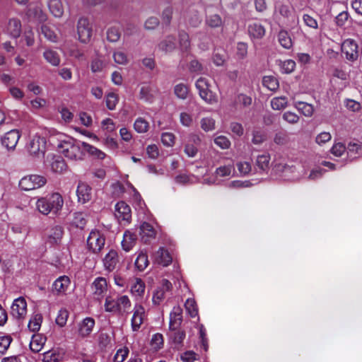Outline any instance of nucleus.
<instances>
[{
	"label": "nucleus",
	"instance_id": "obj_63",
	"mask_svg": "<svg viewBox=\"0 0 362 362\" xmlns=\"http://www.w3.org/2000/svg\"><path fill=\"white\" fill-rule=\"evenodd\" d=\"M120 37V32L117 28H110L107 32V38L110 42H115Z\"/></svg>",
	"mask_w": 362,
	"mask_h": 362
},
{
	"label": "nucleus",
	"instance_id": "obj_22",
	"mask_svg": "<svg viewBox=\"0 0 362 362\" xmlns=\"http://www.w3.org/2000/svg\"><path fill=\"white\" fill-rule=\"evenodd\" d=\"M146 289L145 283L139 278L134 279L130 286V292L132 295L136 298H142Z\"/></svg>",
	"mask_w": 362,
	"mask_h": 362
},
{
	"label": "nucleus",
	"instance_id": "obj_25",
	"mask_svg": "<svg viewBox=\"0 0 362 362\" xmlns=\"http://www.w3.org/2000/svg\"><path fill=\"white\" fill-rule=\"evenodd\" d=\"M27 15L29 18L33 19L40 23L44 22L47 19L46 14L39 6L30 8L27 12Z\"/></svg>",
	"mask_w": 362,
	"mask_h": 362
},
{
	"label": "nucleus",
	"instance_id": "obj_19",
	"mask_svg": "<svg viewBox=\"0 0 362 362\" xmlns=\"http://www.w3.org/2000/svg\"><path fill=\"white\" fill-rule=\"evenodd\" d=\"M5 32L11 37L16 38L20 36L21 33V23L18 18L9 19Z\"/></svg>",
	"mask_w": 362,
	"mask_h": 362
},
{
	"label": "nucleus",
	"instance_id": "obj_18",
	"mask_svg": "<svg viewBox=\"0 0 362 362\" xmlns=\"http://www.w3.org/2000/svg\"><path fill=\"white\" fill-rule=\"evenodd\" d=\"M76 194L78 200L82 204L89 202L92 197L90 187L85 182H80L77 187Z\"/></svg>",
	"mask_w": 362,
	"mask_h": 362
},
{
	"label": "nucleus",
	"instance_id": "obj_14",
	"mask_svg": "<svg viewBox=\"0 0 362 362\" xmlns=\"http://www.w3.org/2000/svg\"><path fill=\"white\" fill-rule=\"evenodd\" d=\"M172 288V284L167 279H163L160 286L158 287L153 293L152 302L154 305H160L164 300L165 293Z\"/></svg>",
	"mask_w": 362,
	"mask_h": 362
},
{
	"label": "nucleus",
	"instance_id": "obj_2",
	"mask_svg": "<svg viewBox=\"0 0 362 362\" xmlns=\"http://www.w3.org/2000/svg\"><path fill=\"white\" fill-rule=\"evenodd\" d=\"M63 205V197L57 192L40 197L35 202L36 209L43 215H48L50 213L57 214L62 209Z\"/></svg>",
	"mask_w": 362,
	"mask_h": 362
},
{
	"label": "nucleus",
	"instance_id": "obj_12",
	"mask_svg": "<svg viewBox=\"0 0 362 362\" xmlns=\"http://www.w3.org/2000/svg\"><path fill=\"white\" fill-rule=\"evenodd\" d=\"M115 216L119 222L129 223L132 218L130 206L124 202H119L115 206Z\"/></svg>",
	"mask_w": 362,
	"mask_h": 362
},
{
	"label": "nucleus",
	"instance_id": "obj_30",
	"mask_svg": "<svg viewBox=\"0 0 362 362\" xmlns=\"http://www.w3.org/2000/svg\"><path fill=\"white\" fill-rule=\"evenodd\" d=\"M112 59L118 65L126 66L129 62L127 54L121 49H117L112 52Z\"/></svg>",
	"mask_w": 362,
	"mask_h": 362
},
{
	"label": "nucleus",
	"instance_id": "obj_44",
	"mask_svg": "<svg viewBox=\"0 0 362 362\" xmlns=\"http://www.w3.org/2000/svg\"><path fill=\"white\" fill-rule=\"evenodd\" d=\"M71 224L76 228L83 229L86 224V214L81 212L75 213L71 221Z\"/></svg>",
	"mask_w": 362,
	"mask_h": 362
},
{
	"label": "nucleus",
	"instance_id": "obj_49",
	"mask_svg": "<svg viewBox=\"0 0 362 362\" xmlns=\"http://www.w3.org/2000/svg\"><path fill=\"white\" fill-rule=\"evenodd\" d=\"M105 102L109 110H115L119 102L118 95L113 92L108 93L106 95Z\"/></svg>",
	"mask_w": 362,
	"mask_h": 362
},
{
	"label": "nucleus",
	"instance_id": "obj_28",
	"mask_svg": "<svg viewBox=\"0 0 362 362\" xmlns=\"http://www.w3.org/2000/svg\"><path fill=\"white\" fill-rule=\"evenodd\" d=\"M46 338L41 334H33L30 342V348L33 352H39L43 348Z\"/></svg>",
	"mask_w": 362,
	"mask_h": 362
},
{
	"label": "nucleus",
	"instance_id": "obj_39",
	"mask_svg": "<svg viewBox=\"0 0 362 362\" xmlns=\"http://www.w3.org/2000/svg\"><path fill=\"white\" fill-rule=\"evenodd\" d=\"M105 310L108 313H119V304L117 298L115 299L108 296L105 298L104 304Z\"/></svg>",
	"mask_w": 362,
	"mask_h": 362
},
{
	"label": "nucleus",
	"instance_id": "obj_58",
	"mask_svg": "<svg viewBox=\"0 0 362 362\" xmlns=\"http://www.w3.org/2000/svg\"><path fill=\"white\" fill-rule=\"evenodd\" d=\"M236 166L240 175L242 176L247 175L252 170L251 164L247 161H239L237 163Z\"/></svg>",
	"mask_w": 362,
	"mask_h": 362
},
{
	"label": "nucleus",
	"instance_id": "obj_9",
	"mask_svg": "<svg viewBox=\"0 0 362 362\" xmlns=\"http://www.w3.org/2000/svg\"><path fill=\"white\" fill-rule=\"evenodd\" d=\"M92 295L94 299L101 301L107 291V283L105 278L98 277L91 284Z\"/></svg>",
	"mask_w": 362,
	"mask_h": 362
},
{
	"label": "nucleus",
	"instance_id": "obj_33",
	"mask_svg": "<svg viewBox=\"0 0 362 362\" xmlns=\"http://www.w3.org/2000/svg\"><path fill=\"white\" fill-rule=\"evenodd\" d=\"M139 97L144 101L151 103L153 99L151 86L149 84L143 83L140 88Z\"/></svg>",
	"mask_w": 362,
	"mask_h": 362
},
{
	"label": "nucleus",
	"instance_id": "obj_48",
	"mask_svg": "<svg viewBox=\"0 0 362 362\" xmlns=\"http://www.w3.org/2000/svg\"><path fill=\"white\" fill-rule=\"evenodd\" d=\"M148 265V256L146 253L141 252L135 261V266L139 271L144 270Z\"/></svg>",
	"mask_w": 362,
	"mask_h": 362
},
{
	"label": "nucleus",
	"instance_id": "obj_54",
	"mask_svg": "<svg viewBox=\"0 0 362 362\" xmlns=\"http://www.w3.org/2000/svg\"><path fill=\"white\" fill-rule=\"evenodd\" d=\"M206 23L211 28H218L222 25L223 21L220 16L213 14L206 17Z\"/></svg>",
	"mask_w": 362,
	"mask_h": 362
},
{
	"label": "nucleus",
	"instance_id": "obj_21",
	"mask_svg": "<svg viewBox=\"0 0 362 362\" xmlns=\"http://www.w3.org/2000/svg\"><path fill=\"white\" fill-rule=\"evenodd\" d=\"M182 321V309L180 306H175L170 314V329H176Z\"/></svg>",
	"mask_w": 362,
	"mask_h": 362
},
{
	"label": "nucleus",
	"instance_id": "obj_26",
	"mask_svg": "<svg viewBox=\"0 0 362 362\" xmlns=\"http://www.w3.org/2000/svg\"><path fill=\"white\" fill-rule=\"evenodd\" d=\"M136 235L129 230H127L123 235L122 246L124 250L129 252L136 244Z\"/></svg>",
	"mask_w": 362,
	"mask_h": 362
},
{
	"label": "nucleus",
	"instance_id": "obj_40",
	"mask_svg": "<svg viewBox=\"0 0 362 362\" xmlns=\"http://www.w3.org/2000/svg\"><path fill=\"white\" fill-rule=\"evenodd\" d=\"M278 40L280 45L285 49H290L293 46L292 40L288 33L285 30H281L279 33Z\"/></svg>",
	"mask_w": 362,
	"mask_h": 362
},
{
	"label": "nucleus",
	"instance_id": "obj_56",
	"mask_svg": "<svg viewBox=\"0 0 362 362\" xmlns=\"http://www.w3.org/2000/svg\"><path fill=\"white\" fill-rule=\"evenodd\" d=\"M69 317V312L66 309L59 310L58 315L56 317V323L61 327H63L66 325L67 320Z\"/></svg>",
	"mask_w": 362,
	"mask_h": 362
},
{
	"label": "nucleus",
	"instance_id": "obj_24",
	"mask_svg": "<svg viewBox=\"0 0 362 362\" xmlns=\"http://www.w3.org/2000/svg\"><path fill=\"white\" fill-rule=\"evenodd\" d=\"M95 325V320L91 317L85 318L78 325V333L82 337L89 335Z\"/></svg>",
	"mask_w": 362,
	"mask_h": 362
},
{
	"label": "nucleus",
	"instance_id": "obj_37",
	"mask_svg": "<svg viewBox=\"0 0 362 362\" xmlns=\"http://www.w3.org/2000/svg\"><path fill=\"white\" fill-rule=\"evenodd\" d=\"M43 57L52 66H57L60 64V57L56 51L47 49L44 52Z\"/></svg>",
	"mask_w": 362,
	"mask_h": 362
},
{
	"label": "nucleus",
	"instance_id": "obj_23",
	"mask_svg": "<svg viewBox=\"0 0 362 362\" xmlns=\"http://www.w3.org/2000/svg\"><path fill=\"white\" fill-rule=\"evenodd\" d=\"M140 236L143 242L148 243L155 238L156 231L150 223L144 222L140 226Z\"/></svg>",
	"mask_w": 362,
	"mask_h": 362
},
{
	"label": "nucleus",
	"instance_id": "obj_3",
	"mask_svg": "<svg viewBox=\"0 0 362 362\" xmlns=\"http://www.w3.org/2000/svg\"><path fill=\"white\" fill-rule=\"evenodd\" d=\"M342 56L349 62H354L358 58V45L356 41L351 38H347L341 44Z\"/></svg>",
	"mask_w": 362,
	"mask_h": 362
},
{
	"label": "nucleus",
	"instance_id": "obj_6",
	"mask_svg": "<svg viewBox=\"0 0 362 362\" xmlns=\"http://www.w3.org/2000/svg\"><path fill=\"white\" fill-rule=\"evenodd\" d=\"M27 148L32 156L42 158L44 156L46 150V139L42 136L35 134L30 139Z\"/></svg>",
	"mask_w": 362,
	"mask_h": 362
},
{
	"label": "nucleus",
	"instance_id": "obj_34",
	"mask_svg": "<svg viewBox=\"0 0 362 362\" xmlns=\"http://www.w3.org/2000/svg\"><path fill=\"white\" fill-rule=\"evenodd\" d=\"M158 47L165 53L171 52L175 48V38L173 36H168L158 44Z\"/></svg>",
	"mask_w": 362,
	"mask_h": 362
},
{
	"label": "nucleus",
	"instance_id": "obj_38",
	"mask_svg": "<svg viewBox=\"0 0 362 362\" xmlns=\"http://www.w3.org/2000/svg\"><path fill=\"white\" fill-rule=\"evenodd\" d=\"M42 322V315L40 313H36L30 317L28 327L30 331L35 332L40 330Z\"/></svg>",
	"mask_w": 362,
	"mask_h": 362
},
{
	"label": "nucleus",
	"instance_id": "obj_47",
	"mask_svg": "<svg viewBox=\"0 0 362 362\" xmlns=\"http://www.w3.org/2000/svg\"><path fill=\"white\" fill-rule=\"evenodd\" d=\"M119 304V313H125L131 308L132 303L129 298L126 296H120L117 297Z\"/></svg>",
	"mask_w": 362,
	"mask_h": 362
},
{
	"label": "nucleus",
	"instance_id": "obj_45",
	"mask_svg": "<svg viewBox=\"0 0 362 362\" xmlns=\"http://www.w3.org/2000/svg\"><path fill=\"white\" fill-rule=\"evenodd\" d=\"M51 170L57 173H62L66 170V164L62 158L58 157L52 162Z\"/></svg>",
	"mask_w": 362,
	"mask_h": 362
},
{
	"label": "nucleus",
	"instance_id": "obj_62",
	"mask_svg": "<svg viewBox=\"0 0 362 362\" xmlns=\"http://www.w3.org/2000/svg\"><path fill=\"white\" fill-rule=\"evenodd\" d=\"M12 338L10 336L0 337V355L4 354L8 349Z\"/></svg>",
	"mask_w": 362,
	"mask_h": 362
},
{
	"label": "nucleus",
	"instance_id": "obj_35",
	"mask_svg": "<svg viewBox=\"0 0 362 362\" xmlns=\"http://www.w3.org/2000/svg\"><path fill=\"white\" fill-rule=\"evenodd\" d=\"M235 172V168L233 162H230L223 165H221L215 170V174L217 177H228L230 176Z\"/></svg>",
	"mask_w": 362,
	"mask_h": 362
},
{
	"label": "nucleus",
	"instance_id": "obj_31",
	"mask_svg": "<svg viewBox=\"0 0 362 362\" xmlns=\"http://www.w3.org/2000/svg\"><path fill=\"white\" fill-rule=\"evenodd\" d=\"M293 106L305 117H309L313 115L314 107L311 104L302 101H294Z\"/></svg>",
	"mask_w": 362,
	"mask_h": 362
},
{
	"label": "nucleus",
	"instance_id": "obj_57",
	"mask_svg": "<svg viewBox=\"0 0 362 362\" xmlns=\"http://www.w3.org/2000/svg\"><path fill=\"white\" fill-rule=\"evenodd\" d=\"M161 141L164 146L171 147L175 144V136L171 132H164L161 135Z\"/></svg>",
	"mask_w": 362,
	"mask_h": 362
},
{
	"label": "nucleus",
	"instance_id": "obj_42",
	"mask_svg": "<svg viewBox=\"0 0 362 362\" xmlns=\"http://www.w3.org/2000/svg\"><path fill=\"white\" fill-rule=\"evenodd\" d=\"M288 105L287 98L285 96L275 97L271 100V106L273 110H281Z\"/></svg>",
	"mask_w": 362,
	"mask_h": 362
},
{
	"label": "nucleus",
	"instance_id": "obj_27",
	"mask_svg": "<svg viewBox=\"0 0 362 362\" xmlns=\"http://www.w3.org/2000/svg\"><path fill=\"white\" fill-rule=\"evenodd\" d=\"M64 354L59 350L52 349L42 354L43 362H59L63 358Z\"/></svg>",
	"mask_w": 362,
	"mask_h": 362
},
{
	"label": "nucleus",
	"instance_id": "obj_43",
	"mask_svg": "<svg viewBox=\"0 0 362 362\" xmlns=\"http://www.w3.org/2000/svg\"><path fill=\"white\" fill-rule=\"evenodd\" d=\"M134 128L136 132L144 134L148 132L149 123L145 119L138 117L134 123Z\"/></svg>",
	"mask_w": 362,
	"mask_h": 362
},
{
	"label": "nucleus",
	"instance_id": "obj_16",
	"mask_svg": "<svg viewBox=\"0 0 362 362\" xmlns=\"http://www.w3.org/2000/svg\"><path fill=\"white\" fill-rule=\"evenodd\" d=\"M153 259L155 263L163 267L168 266L173 261V258L169 252L164 247H160L153 255Z\"/></svg>",
	"mask_w": 362,
	"mask_h": 362
},
{
	"label": "nucleus",
	"instance_id": "obj_4",
	"mask_svg": "<svg viewBox=\"0 0 362 362\" xmlns=\"http://www.w3.org/2000/svg\"><path fill=\"white\" fill-rule=\"evenodd\" d=\"M199 91V96L202 100L209 104H214L217 102V97L209 88V83L206 78L200 77L195 83Z\"/></svg>",
	"mask_w": 362,
	"mask_h": 362
},
{
	"label": "nucleus",
	"instance_id": "obj_53",
	"mask_svg": "<svg viewBox=\"0 0 362 362\" xmlns=\"http://www.w3.org/2000/svg\"><path fill=\"white\" fill-rule=\"evenodd\" d=\"M270 161V156L269 153L259 155L257 158L256 163L257 166L262 170H265L269 168Z\"/></svg>",
	"mask_w": 362,
	"mask_h": 362
},
{
	"label": "nucleus",
	"instance_id": "obj_55",
	"mask_svg": "<svg viewBox=\"0 0 362 362\" xmlns=\"http://www.w3.org/2000/svg\"><path fill=\"white\" fill-rule=\"evenodd\" d=\"M42 33L49 41L55 42L57 41V35L47 25H43L41 27Z\"/></svg>",
	"mask_w": 362,
	"mask_h": 362
},
{
	"label": "nucleus",
	"instance_id": "obj_15",
	"mask_svg": "<svg viewBox=\"0 0 362 362\" xmlns=\"http://www.w3.org/2000/svg\"><path fill=\"white\" fill-rule=\"evenodd\" d=\"M71 280L67 276H61L52 284V291L57 295H65L70 287Z\"/></svg>",
	"mask_w": 362,
	"mask_h": 362
},
{
	"label": "nucleus",
	"instance_id": "obj_11",
	"mask_svg": "<svg viewBox=\"0 0 362 362\" xmlns=\"http://www.w3.org/2000/svg\"><path fill=\"white\" fill-rule=\"evenodd\" d=\"M146 317L144 307L140 303H135L133 308V315L131 319V326L134 332L138 331L143 324Z\"/></svg>",
	"mask_w": 362,
	"mask_h": 362
},
{
	"label": "nucleus",
	"instance_id": "obj_60",
	"mask_svg": "<svg viewBox=\"0 0 362 362\" xmlns=\"http://www.w3.org/2000/svg\"><path fill=\"white\" fill-rule=\"evenodd\" d=\"M180 122L184 127H189L193 124L192 115L187 112H182L180 114Z\"/></svg>",
	"mask_w": 362,
	"mask_h": 362
},
{
	"label": "nucleus",
	"instance_id": "obj_29",
	"mask_svg": "<svg viewBox=\"0 0 362 362\" xmlns=\"http://www.w3.org/2000/svg\"><path fill=\"white\" fill-rule=\"evenodd\" d=\"M48 8L51 13L56 18H60L64 13V7L61 0H49Z\"/></svg>",
	"mask_w": 362,
	"mask_h": 362
},
{
	"label": "nucleus",
	"instance_id": "obj_64",
	"mask_svg": "<svg viewBox=\"0 0 362 362\" xmlns=\"http://www.w3.org/2000/svg\"><path fill=\"white\" fill-rule=\"evenodd\" d=\"M282 117L284 120L291 124H296L299 120L298 115L291 111L285 112L283 114Z\"/></svg>",
	"mask_w": 362,
	"mask_h": 362
},
{
	"label": "nucleus",
	"instance_id": "obj_17",
	"mask_svg": "<svg viewBox=\"0 0 362 362\" xmlns=\"http://www.w3.org/2000/svg\"><path fill=\"white\" fill-rule=\"evenodd\" d=\"M103 266L106 271L112 272L119 262L117 251L110 250L103 259Z\"/></svg>",
	"mask_w": 362,
	"mask_h": 362
},
{
	"label": "nucleus",
	"instance_id": "obj_7",
	"mask_svg": "<svg viewBox=\"0 0 362 362\" xmlns=\"http://www.w3.org/2000/svg\"><path fill=\"white\" fill-rule=\"evenodd\" d=\"M105 238L103 233L98 230H92L87 239L88 249L93 252H100L104 247Z\"/></svg>",
	"mask_w": 362,
	"mask_h": 362
},
{
	"label": "nucleus",
	"instance_id": "obj_46",
	"mask_svg": "<svg viewBox=\"0 0 362 362\" xmlns=\"http://www.w3.org/2000/svg\"><path fill=\"white\" fill-rule=\"evenodd\" d=\"M174 93L178 98L185 100L189 94V88L187 85L179 83L174 87Z\"/></svg>",
	"mask_w": 362,
	"mask_h": 362
},
{
	"label": "nucleus",
	"instance_id": "obj_8",
	"mask_svg": "<svg viewBox=\"0 0 362 362\" xmlns=\"http://www.w3.org/2000/svg\"><path fill=\"white\" fill-rule=\"evenodd\" d=\"M11 315L16 320H21L27 315V302L23 297L15 299L11 306Z\"/></svg>",
	"mask_w": 362,
	"mask_h": 362
},
{
	"label": "nucleus",
	"instance_id": "obj_5",
	"mask_svg": "<svg viewBox=\"0 0 362 362\" xmlns=\"http://www.w3.org/2000/svg\"><path fill=\"white\" fill-rule=\"evenodd\" d=\"M47 179L39 175H27L21 178L19 182L20 187L25 191L33 190L43 187Z\"/></svg>",
	"mask_w": 362,
	"mask_h": 362
},
{
	"label": "nucleus",
	"instance_id": "obj_50",
	"mask_svg": "<svg viewBox=\"0 0 362 362\" xmlns=\"http://www.w3.org/2000/svg\"><path fill=\"white\" fill-rule=\"evenodd\" d=\"M201 128L204 132H210L215 129L216 122L212 117H204L200 121Z\"/></svg>",
	"mask_w": 362,
	"mask_h": 362
},
{
	"label": "nucleus",
	"instance_id": "obj_10",
	"mask_svg": "<svg viewBox=\"0 0 362 362\" xmlns=\"http://www.w3.org/2000/svg\"><path fill=\"white\" fill-rule=\"evenodd\" d=\"M77 33L78 40L86 43L89 42L92 35V26L88 20L85 18H81L77 24Z\"/></svg>",
	"mask_w": 362,
	"mask_h": 362
},
{
	"label": "nucleus",
	"instance_id": "obj_51",
	"mask_svg": "<svg viewBox=\"0 0 362 362\" xmlns=\"http://www.w3.org/2000/svg\"><path fill=\"white\" fill-rule=\"evenodd\" d=\"M185 307L187 313L192 317H194L198 315L197 305L193 298H188L185 302Z\"/></svg>",
	"mask_w": 362,
	"mask_h": 362
},
{
	"label": "nucleus",
	"instance_id": "obj_61",
	"mask_svg": "<svg viewBox=\"0 0 362 362\" xmlns=\"http://www.w3.org/2000/svg\"><path fill=\"white\" fill-rule=\"evenodd\" d=\"M214 143L222 149H228L230 146V140L225 136H218L214 139Z\"/></svg>",
	"mask_w": 362,
	"mask_h": 362
},
{
	"label": "nucleus",
	"instance_id": "obj_20",
	"mask_svg": "<svg viewBox=\"0 0 362 362\" xmlns=\"http://www.w3.org/2000/svg\"><path fill=\"white\" fill-rule=\"evenodd\" d=\"M63 235V229L59 226L50 228L47 235V242L50 245H57L60 243Z\"/></svg>",
	"mask_w": 362,
	"mask_h": 362
},
{
	"label": "nucleus",
	"instance_id": "obj_36",
	"mask_svg": "<svg viewBox=\"0 0 362 362\" xmlns=\"http://www.w3.org/2000/svg\"><path fill=\"white\" fill-rule=\"evenodd\" d=\"M170 339L175 346H180L182 344L185 338V332L183 330L178 329L177 328L173 329H170Z\"/></svg>",
	"mask_w": 362,
	"mask_h": 362
},
{
	"label": "nucleus",
	"instance_id": "obj_32",
	"mask_svg": "<svg viewBox=\"0 0 362 362\" xmlns=\"http://www.w3.org/2000/svg\"><path fill=\"white\" fill-rule=\"evenodd\" d=\"M248 33L251 37L260 39L265 35V29L262 25L254 23L249 25Z\"/></svg>",
	"mask_w": 362,
	"mask_h": 362
},
{
	"label": "nucleus",
	"instance_id": "obj_13",
	"mask_svg": "<svg viewBox=\"0 0 362 362\" xmlns=\"http://www.w3.org/2000/svg\"><path fill=\"white\" fill-rule=\"evenodd\" d=\"M21 138V133L18 129H12L6 132L1 139L2 146L7 150H13Z\"/></svg>",
	"mask_w": 362,
	"mask_h": 362
},
{
	"label": "nucleus",
	"instance_id": "obj_1",
	"mask_svg": "<svg viewBox=\"0 0 362 362\" xmlns=\"http://www.w3.org/2000/svg\"><path fill=\"white\" fill-rule=\"evenodd\" d=\"M57 149L65 158L71 160L83 159V143L66 134H57Z\"/></svg>",
	"mask_w": 362,
	"mask_h": 362
},
{
	"label": "nucleus",
	"instance_id": "obj_41",
	"mask_svg": "<svg viewBox=\"0 0 362 362\" xmlns=\"http://www.w3.org/2000/svg\"><path fill=\"white\" fill-rule=\"evenodd\" d=\"M262 84L272 91H276L279 86L277 78L272 76H264L262 79Z\"/></svg>",
	"mask_w": 362,
	"mask_h": 362
},
{
	"label": "nucleus",
	"instance_id": "obj_59",
	"mask_svg": "<svg viewBox=\"0 0 362 362\" xmlns=\"http://www.w3.org/2000/svg\"><path fill=\"white\" fill-rule=\"evenodd\" d=\"M129 355V349L127 347H122L119 349L115 356L113 361L114 362H124L127 357Z\"/></svg>",
	"mask_w": 362,
	"mask_h": 362
},
{
	"label": "nucleus",
	"instance_id": "obj_52",
	"mask_svg": "<svg viewBox=\"0 0 362 362\" xmlns=\"http://www.w3.org/2000/svg\"><path fill=\"white\" fill-rule=\"evenodd\" d=\"M281 71L284 74H290L296 68V62L292 59H286L279 63Z\"/></svg>",
	"mask_w": 362,
	"mask_h": 362
}]
</instances>
